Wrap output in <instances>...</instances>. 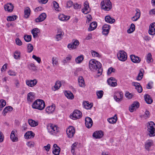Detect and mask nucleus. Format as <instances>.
Returning <instances> with one entry per match:
<instances>
[{
    "mask_svg": "<svg viewBox=\"0 0 155 155\" xmlns=\"http://www.w3.org/2000/svg\"><path fill=\"white\" fill-rule=\"evenodd\" d=\"M102 65L100 62L94 59L91 60L89 62V67L90 69L92 71H98V73H101L100 71L101 70Z\"/></svg>",
    "mask_w": 155,
    "mask_h": 155,
    "instance_id": "f257e3e1",
    "label": "nucleus"
},
{
    "mask_svg": "<svg viewBox=\"0 0 155 155\" xmlns=\"http://www.w3.org/2000/svg\"><path fill=\"white\" fill-rule=\"evenodd\" d=\"M47 128L48 132L51 135L56 136L60 131V128L57 125L52 124H48Z\"/></svg>",
    "mask_w": 155,
    "mask_h": 155,
    "instance_id": "f03ea898",
    "label": "nucleus"
},
{
    "mask_svg": "<svg viewBox=\"0 0 155 155\" xmlns=\"http://www.w3.org/2000/svg\"><path fill=\"white\" fill-rule=\"evenodd\" d=\"M45 107V103L44 101L40 99L35 100L32 105V107L33 108L39 110H43Z\"/></svg>",
    "mask_w": 155,
    "mask_h": 155,
    "instance_id": "7ed1b4c3",
    "label": "nucleus"
},
{
    "mask_svg": "<svg viewBox=\"0 0 155 155\" xmlns=\"http://www.w3.org/2000/svg\"><path fill=\"white\" fill-rule=\"evenodd\" d=\"M101 7L105 11H109L112 8V4L110 0H104L101 2Z\"/></svg>",
    "mask_w": 155,
    "mask_h": 155,
    "instance_id": "20e7f679",
    "label": "nucleus"
},
{
    "mask_svg": "<svg viewBox=\"0 0 155 155\" xmlns=\"http://www.w3.org/2000/svg\"><path fill=\"white\" fill-rule=\"evenodd\" d=\"M147 130L149 132V135L150 137L155 135V124L153 121L148 123L147 125Z\"/></svg>",
    "mask_w": 155,
    "mask_h": 155,
    "instance_id": "39448f33",
    "label": "nucleus"
},
{
    "mask_svg": "<svg viewBox=\"0 0 155 155\" xmlns=\"http://www.w3.org/2000/svg\"><path fill=\"white\" fill-rule=\"evenodd\" d=\"M117 56L118 59L122 61H125L127 58V53L124 51H120L117 53Z\"/></svg>",
    "mask_w": 155,
    "mask_h": 155,
    "instance_id": "423d86ee",
    "label": "nucleus"
},
{
    "mask_svg": "<svg viewBox=\"0 0 155 155\" xmlns=\"http://www.w3.org/2000/svg\"><path fill=\"white\" fill-rule=\"evenodd\" d=\"M82 114L81 112L79 110H76L74 111L73 113L70 115V118L75 120L80 118L81 117Z\"/></svg>",
    "mask_w": 155,
    "mask_h": 155,
    "instance_id": "0eeeda50",
    "label": "nucleus"
},
{
    "mask_svg": "<svg viewBox=\"0 0 155 155\" xmlns=\"http://www.w3.org/2000/svg\"><path fill=\"white\" fill-rule=\"evenodd\" d=\"M75 132V129L73 126H69L66 130V133L68 137L72 138Z\"/></svg>",
    "mask_w": 155,
    "mask_h": 155,
    "instance_id": "6e6552de",
    "label": "nucleus"
},
{
    "mask_svg": "<svg viewBox=\"0 0 155 155\" xmlns=\"http://www.w3.org/2000/svg\"><path fill=\"white\" fill-rule=\"evenodd\" d=\"M114 98L117 102L121 101L123 97V93L121 91H117L115 92L114 96Z\"/></svg>",
    "mask_w": 155,
    "mask_h": 155,
    "instance_id": "1a4fd4ad",
    "label": "nucleus"
},
{
    "mask_svg": "<svg viewBox=\"0 0 155 155\" xmlns=\"http://www.w3.org/2000/svg\"><path fill=\"white\" fill-rule=\"evenodd\" d=\"M17 130H12L10 134V139L13 142H17L18 140L17 136L16 135Z\"/></svg>",
    "mask_w": 155,
    "mask_h": 155,
    "instance_id": "9d476101",
    "label": "nucleus"
},
{
    "mask_svg": "<svg viewBox=\"0 0 155 155\" xmlns=\"http://www.w3.org/2000/svg\"><path fill=\"white\" fill-rule=\"evenodd\" d=\"M154 145L153 141L152 140H148L146 141L145 144V148L147 150H150L151 148Z\"/></svg>",
    "mask_w": 155,
    "mask_h": 155,
    "instance_id": "9b49d317",
    "label": "nucleus"
},
{
    "mask_svg": "<svg viewBox=\"0 0 155 155\" xmlns=\"http://www.w3.org/2000/svg\"><path fill=\"white\" fill-rule=\"evenodd\" d=\"M110 28V25L107 24H104L102 26V33L104 35H107L109 33Z\"/></svg>",
    "mask_w": 155,
    "mask_h": 155,
    "instance_id": "f8f14e48",
    "label": "nucleus"
},
{
    "mask_svg": "<svg viewBox=\"0 0 155 155\" xmlns=\"http://www.w3.org/2000/svg\"><path fill=\"white\" fill-rule=\"evenodd\" d=\"M64 35V33L61 29H58L57 30V34L55 36L56 40L57 41L61 40L62 38Z\"/></svg>",
    "mask_w": 155,
    "mask_h": 155,
    "instance_id": "ddd939ff",
    "label": "nucleus"
},
{
    "mask_svg": "<svg viewBox=\"0 0 155 155\" xmlns=\"http://www.w3.org/2000/svg\"><path fill=\"white\" fill-rule=\"evenodd\" d=\"M26 84L29 87H33L37 83V81L36 79L30 80H26L25 81Z\"/></svg>",
    "mask_w": 155,
    "mask_h": 155,
    "instance_id": "4468645a",
    "label": "nucleus"
},
{
    "mask_svg": "<svg viewBox=\"0 0 155 155\" xmlns=\"http://www.w3.org/2000/svg\"><path fill=\"white\" fill-rule=\"evenodd\" d=\"M103 135V132L102 131L98 130L94 132L93 133V136L96 139H99L102 138Z\"/></svg>",
    "mask_w": 155,
    "mask_h": 155,
    "instance_id": "2eb2a0df",
    "label": "nucleus"
},
{
    "mask_svg": "<svg viewBox=\"0 0 155 155\" xmlns=\"http://www.w3.org/2000/svg\"><path fill=\"white\" fill-rule=\"evenodd\" d=\"M149 34L151 35H154L155 34V22L151 23L149 28L148 31Z\"/></svg>",
    "mask_w": 155,
    "mask_h": 155,
    "instance_id": "dca6fc26",
    "label": "nucleus"
},
{
    "mask_svg": "<svg viewBox=\"0 0 155 155\" xmlns=\"http://www.w3.org/2000/svg\"><path fill=\"white\" fill-rule=\"evenodd\" d=\"M93 124V121L91 118L88 117L85 118V124L87 128H91Z\"/></svg>",
    "mask_w": 155,
    "mask_h": 155,
    "instance_id": "f3484780",
    "label": "nucleus"
},
{
    "mask_svg": "<svg viewBox=\"0 0 155 155\" xmlns=\"http://www.w3.org/2000/svg\"><path fill=\"white\" fill-rule=\"evenodd\" d=\"M84 8L82 9V12L84 14H87L90 12L88 3L85 2L84 4Z\"/></svg>",
    "mask_w": 155,
    "mask_h": 155,
    "instance_id": "a211bd4d",
    "label": "nucleus"
},
{
    "mask_svg": "<svg viewBox=\"0 0 155 155\" xmlns=\"http://www.w3.org/2000/svg\"><path fill=\"white\" fill-rule=\"evenodd\" d=\"M4 9L6 11L8 12H11L12 11L14 6L11 3H8L4 5Z\"/></svg>",
    "mask_w": 155,
    "mask_h": 155,
    "instance_id": "6ab92c4d",
    "label": "nucleus"
},
{
    "mask_svg": "<svg viewBox=\"0 0 155 155\" xmlns=\"http://www.w3.org/2000/svg\"><path fill=\"white\" fill-rule=\"evenodd\" d=\"M130 58L131 61L134 63H139L141 61V58L137 56L134 54L130 55Z\"/></svg>",
    "mask_w": 155,
    "mask_h": 155,
    "instance_id": "aec40b11",
    "label": "nucleus"
},
{
    "mask_svg": "<svg viewBox=\"0 0 155 155\" xmlns=\"http://www.w3.org/2000/svg\"><path fill=\"white\" fill-rule=\"evenodd\" d=\"M46 17V14L44 13H42L41 14L38 18L35 19V21L36 22H41L44 20Z\"/></svg>",
    "mask_w": 155,
    "mask_h": 155,
    "instance_id": "412c9836",
    "label": "nucleus"
},
{
    "mask_svg": "<svg viewBox=\"0 0 155 155\" xmlns=\"http://www.w3.org/2000/svg\"><path fill=\"white\" fill-rule=\"evenodd\" d=\"M55 107L54 104H52L51 106H48L45 109L46 112L48 114L53 113L54 111Z\"/></svg>",
    "mask_w": 155,
    "mask_h": 155,
    "instance_id": "4be33fe9",
    "label": "nucleus"
},
{
    "mask_svg": "<svg viewBox=\"0 0 155 155\" xmlns=\"http://www.w3.org/2000/svg\"><path fill=\"white\" fill-rule=\"evenodd\" d=\"M53 147L54 150L52 151L53 153L55 155H59L61 150L60 148L56 144H54Z\"/></svg>",
    "mask_w": 155,
    "mask_h": 155,
    "instance_id": "5701e85b",
    "label": "nucleus"
},
{
    "mask_svg": "<svg viewBox=\"0 0 155 155\" xmlns=\"http://www.w3.org/2000/svg\"><path fill=\"white\" fill-rule=\"evenodd\" d=\"M132 84L135 87V89L139 93H141L143 91L142 87L139 83L134 82L132 83Z\"/></svg>",
    "mask_w": 155,
    "mask_h": 155,
    "instance_id": "b1692460",
    "label": "nucleus"
},
{
    "mask_svg": "<svg viewBox=\"0 0 155 155\" xmlns=\"http://www.w3.org/2000/svg\"><path fill=\"white\" fill-rule=\"evenodd\" d=\"M144 98L145 101L147 104H150L153 102V100L149 94H145L144 96Z\"/></svg>",
    "mask_w": 155,
    "mask_h": 155,
    "instance_id": "393cba45",
    "label": "nucleus"
},
{
    "mask_svg": "<svg viewBox=\"0 0 155 155\" xmlns=\"http://www.w3.org/2000/svg\"><path fill=\"white\" fill-rule=\"evenodd\" d=\"M34 136L35 134L32 131H28L25 134V137L26 139L32 138Z\"/></svg>",
    "mask_w": 155,
    "mask_h": 155,
    "instance_id": "a878e982",
    "label": "nucleus"
},
{
    "mask_svg": "<svg viewBox=\"0 0 155 155\" xmlns=\"http://www.w3.org/2000/svg\"><path fill=\"white\" fill-rule=\"evenodd\" d=\"M84 107L87 109H91L93 106V103H90L88 101H84L83 102Z\"/></svg>",
    "mask_w": 155,
    "mask_h": 155,
    "instance_id": "bb28decb",
    "label": "nucleus"
},
{
    "mask_svg": "<svg viewBox=\"0 0 155 155\" xmlns=\"http://www.w3.org/2000/svg\"><path fill=\"white\" fill-rule=\"evenodd\" d=\"M39 32L40 30L38 28H35L33 29L31 31V33L33 35V37L34 38L38 37V35Z\"/></svg>",
    "mask_w": 155,
    "mask_h": 155,
    "instance_id": "cd10ccee",
    "label": "nucleus"
},
{
    "mask_svg": "<svg viewBox=\"0 0 155 155\" xmlns=\"http://www.w3.org/2000/svg\"><path fill=\"white\" fill-rule=\"evenodd\" d=\"M34 99V94L31 92L27 94V100L28 102H31Z\"/></svg>",
    "mask_w": 155,
    "mask_h": 155,
    "instance_id": "c85d7f7f",
    "label": "nucleus"
},
{
    "mask_svg": "<svg viewBox=\"0 0 155 155\" xmlns=\"http://www.w3.org/2000/svg\"><path fill=\"white\" fill-rule=\"evenodd\" d=\"M64 94L67 97L70 99H73L74 97V96L72 93L69 91H66L64 92Z\"/></svg>",
    "mask_w": 155,
    "mask_h": 155,
    "instance_id": "c756f323",
    "label": "nucleus"
},
{
    "mask_svg": "<svg viewBox=\"0 0 155 155\" xmlns=\"http://www.w3.org/2000/svg\"><path fill=\"white\" fill-rule=\"evenodd\" d=\"M97 26V23L96 22H93L90 24L88 30L89 31H92L95 29Z\"/></svg>",
    "mask_w": 155,
    "mask_h": 155,
    "instance_id": "7c9ffc66",
    "label": "nucleus"
},
{
    "mask_svg": "<svg viewBox=\"0 0 155 155\" xmlns=\"http://www.w3.org/2000/svg\"><path fill=\"white\" fill-rule=\"evenodd\" d=\"M31 10L29 8L27 7L25 8L24 10V17L27 18H28L30 14Z\"/></svg>",
    "mask_w": 155,
    "mask_h": 155,
    "instance_id": "2f4dec72",
    "label": "nucleus"
},
{
    "mask_svg": "<svg viewBox=\"0 0 155 155\" xmlns=\"http://www.w3.org/2000/svg\"><path fill=\"white\" fill-rule=\"evenodd\" d=\"M29 124L32 127H35L37 126L38 124V122L33 120L31 119H29L28 120Z\"/></svg>",
    "mask_w": 155,
    "mask_h": 155,
    "instance_id": "473e14b6",
    "label": "nucleus"
},
{
    "mask_svg": "<svg viewBox=\"0 0 155 155\" xmlns=\"http://www.w3.org/2000/svg\"><path fill=\"white\" fill-rule=\"evenodd\" d=\"M72 58V56L71 55L68 54L65 58L62 61V62L64 65H65L67 63H69L71 60Z\"/></svg>",
    "mask_w": 155,
    "mask_h": 155,
    "instance_id": "72a5a7b5",
    "label": "nucleus"
},
{
    "mask_svg": "<svg viewBox=\"0 0 155 155\" xmlns=\"http://www.w3.org/2000/svg\"><path fill=\"white\" fill-rule=\"evenodd\" d=\"M105 20L107 22L111 24L113 23L115 21V20L111 18L109 15L106 16L105 17Z\"/></svg>",
    "mask_w": 155,
    "mask_h": 155,
    "instance_id": "f704fd0d",
    "label": "nucleus"
},
{
    "mask_svg": "<svg viewBox=\"0 0 155 155\" xmlns=\"http://www.w3.org/2000/svg\"><path fill=\"white\" fill-rule=\"evenodd\" d=\"M78 83L80 87H84L85 86L84 80L83 77L80 76L78 77Z\"/></svg>",
    "mask_w": 155,
    "mask_h": 155,
    "instance_id": "c9c22d12",
    "label": "nucleus"
},
{
    "mask_svg": "<svg viewBox=\"0 0 155 155\" xmlns=\"http://www.w3.org/2000/svg\"><path fill=\"white\" fill-rule=\"evenodd\" d=\"M58 18L60 20L64 21L68 20L70 18V17L65 15L63 14H61L59 15Z\"/></svg>",
    "mask_w": 155,
    "mask_h": 155,
    "instance_id": "e433bc0d",
    "label": "nucleus"
},
{
    "mask_svg": "<svg viewBox=\"0 0 155 155\" xmlns=\"http://www.w3.org/2000/svg\"><path fill=\"white\" fill-rule=\"evenodd\" d=\"M13 109L12 107L11 106L6 107L3 111V115L4 116H5L6 113H7L8 111H11L13 110Z\"/></svg>",
    "mask_w": 155,
    "mask_h": 155,
    "instance_id": "4c0bfd02",
    "label": "nucleus"
},
{
    "mask_svg": "<svg viewBox=\"0 0 155 155\" xmlns=\"http://www.w3.org/2000/svg\"><path fill=\"white\" fill-rule=\"evenodd\" d=\"M84 58V56L83 55H81L75 58V61L77 64H80L82 62Z\"/></svg>",
    "mask_w": 155,
    "mask_h": 155,
    "instance_id": "58836bf2",
    "label": "nucleus"
},
{
    "mask_svg": "<svg viewBox=\"0 0 155 155\" xmlns=\"http://www.w3.org/2000/svg\"><path fill=\"white\" fill-rule=\"evenodd\" d=\"M107 120L110 123H115L117 120V117L115 115L113 117L108 119Z\"/></svg>",
    "mask_w": 155,
    "mask_h": 155,
    "instance_id": "ea45409f",
    "label": "nucleus"
},
{
    "mask_svg": "<svg viewBox=\"0 0 155 155\" xmlns=\"http://www.w3.org/2000/svg\"><path fill=\"white\" fill-rule=\"evenodd\" d=\"M52 64L53 66L54 67L55 66H58V59L55 57H53L52 58Z\"/></svg>",
    "mask_w": 155,
    "mask_h": 155,
    "instance_id": "a19ab883",
    "label": "nucleus"
},
{
    "mask_svg": "<svg viewBox=\"0 0 155 155\" xmlns=\"http://www.w3.org/2000/svg\"><path fill=\"white\" fill-rule=\"evenodd\" d=\"M134 16L132 18V20L134 21H137L140 17V14L137 11Z\"/></svg>",
    "mask_w": 155,
    "mask_h": 155,
    "instance_id": "79ce46f5",
    "label": "nucleus"
},
{
    "mask_svg": "<svg viewBox=\"0 0 155 155\" xmlns=\"http://www.w3.org/2000/svg\"><path fill=\"white\" fill-rule=\"evenodd\" d=\"M21 53L20 51H16L14 53V57L16 59H19L20 57Z\"/></svg>",
    "mask_w": 155,
    "mask_h": 155,
    "instance_id": "37998d69",
    "label": "nucleus"
},
{
    "mask_svg": "<svg viewBox=\"0 0 155 155\" xmlns=\"http://www.w3.org/2000/svg\"><path fill=\"white\" fill-rule=\"evenodd\" d=\"M91 52L93 57H97L98 58L101 57V55L97 52L93 50H92Z\"/></svg>",
    "mask_w": 155,
    "mask_h": 155,
    "instance_id": "c03bdc74",
    "label": "nucleus"
},
{
    "mask_svg": "<svg viewBox=\"0 0 155 155\" xmlns=\"http://www.w3.org/2000/svg\"><path fill=\"white\" fill-rule=\"evenodd\" d=\"M135 29V25L134 24H131L130 28L127 31L128 33H131L133 32Z\"/></svg>",
    "mask_w": 155,
    "mask_h": 155,
    "instance_id": "a18cd8bd",
    "label": "nucleus"
},
{
    "mask_svg": "<svg viewBox=\"0 0 155 155\" xmlns=\"http://www.w3.org/2000/svg\"><path fill=\"white\" fill-rule=\"evenodd\" d=\"M146 59L147 62L149 63L152 61H153V59L152 57V55L151 53H149L146 56Z\"/></svg>",
    "mask_w": 155,
    "mask_h": 155,
    "instance_id": "49530a36",
    "label": "nucleus"
},
{
    "mask_svg": "<svg viewBox=\"0 0 155 155\" xmlns=\"http://www.w3.org/2000/svg\"><path fill=\"white\" fill-rule=\"evenodd\" d=\"M107 82L109 85L112 87H115L117 85V81H111L110 80H107Z\"/></svg>",
    "mask_w": 155,
    "mask_h": 155,
    "instance_id": "de8ad7c7",
    "label": "nucleus"
},
{
    "mask_svg": "<svg viewBox=\"0 0 155 155\" xmlns=\"http://www.w3.org/2000/svg\"><path fill=\"white\" fill-rule=\"evenodd\" d=\"M96 94L98 98H101L102 97L103 94L104 92L102 90L97 91L96 92Z\"/></svg>",
    "mask_w": 155,
    "mask_h": 155,
    "instance_id": "09e8293b",
    "label": "nucleus"
},
{
    "mask_svg": "<svg viewBox=\"0 0 155 155\" xmlns=\"http://www.w3.org/2000/svg\"><path fill=\"white\" fill-rule=\"evenodd\" d=\"M17 18L18 16L16 15L9 16L7 17V20L8 21H13L16 19Z\"/></svg>",
    "mask_w": 155,
    "mask_h": 155,
    "instance_id": "8fccbe9b",
    "label": "nucleus"
},
{
    "mask_svg": "<svg viewBox=\"0 0 155 155\" xmlns=\"http://www.w3.org/2000/svg\"><path fill=\"white\" fill-rule=\"evenodd\" d=\"M61 85V84L60 81H57L54 87V88H55V90H54L55 91L58 89L60 87Z\"/></svg>",
    "mask_w": 155,
    "mask_h": 155,
    "instance_id": "3c124183",
    "label": "nucleus"
},
{
    "mask_svg": "<svg viewBox=\"0 0 155 155\" xmlns=\"http://www.w3.org/2000/svg\"><path fill=\"white\" fill-rule=\"evenodd\" d=\"M24 38L25 41L27 42H29L31 41V35H25L24 36Z\"/></svg>",
    "mask_w": 155,
    "mask_h": 155,
    "instance_id": "603ef678",
    "label": "nucleus"
},
{
    "mask_svg": "<svg viewBox=\"0 0 155 155\" xmlns=\"http://www.w3.org/2000/svg\"><path fill=\"white\" fill-rule=\"evenodd\" d=\"M53 5L55 10L57 11H59V7L58 4L56 1L53 2Z\"/></svg>",
    "mask_w": 155,
    "mask_h": 155,
    "instance_id": "864d4df0",
    "label": "nucleus"
},
{
    "mask_svg": "<svg viewBox=\"0 0 155 155\" xmlns=\"http://www.w3.org/2000/svg\"><path fill=\"white\" fill-rule=\"evenodd\" d=\"M33 49V46L30 44H28L27 46V50L28 53L31 52Z\"/></svg>",
    "mask_w": 155,
    "mask_h": 155,
    "instance_id": "5fc2aeb1",
    "label": "nucleus"
},
{
    "mask_svg": "<svg viewBox=\"0 0 155 155\" xmlns=\"http://www.w3.org/2000/svg\"><path fill=\"white\" fill-rule=\"evenodd\" d=\"M8 74L10 76H16L17 73L15 71L12 70H10L8 71Z\"/></svg>",
    "mask_w": 155,
    "mask_h": 155,
    "instance_id": "6e6d98bb",
    "label": "nucleus"
},
{
    "mask_svg": "<svg viewBox=\"0 0 155 155\" xmlns=\"http://www.w3.org/2000/svg\"><path fill=\"white\" fill-rule=\"evenodd\" d=\"M143 73L141 71H140L137 78V80L138 81L141 80L143 78Z\"/></svg>",
    "mask_w": 155,
    "mask_h": 155,
    "instance_id": "4d7b16f0",
    "label": "nucleus"
},
{
    "mask_svg": "<svg viewBox=\"0 0 155 155\" xmlns=\"http://www.w3.org/2000/svg\"><path fill=\"white\" fill-rule=\"evenodd\" d=\"M77 145V143H74L71 146V152L72 153H74V152L75 148L76 147Z\"/></svg>",
    "mask_w": 155,
    "mask_h": 155,
    "instance_id": "13d9d810",
    "label": "nucleus"
},
{
    "mask_svg": "<svg viewBox=\"0 0 155 155\" xmlns=\"http://www.w3.org/2000/svg\"><path fill=\"white\" fill-rule=\"evenodd\" d=\"M32 58L37 61L38 63H40L41 61V59L40 58L37 57L35 55H33Z\"/></svg>",
    "mask_w": 155,
    "mask_h": 155,
    "instance_id": "bf43d9fd",
    "label": "nucleus"
},
{
    "mask_svg": "<svg viewBox=\"0 0 155 155\" xmlns=\"http://www.w3.org/2000/svg\"><path fill=\"white\" fill-rule=\"evenodd\" d=\"M115 71V69L112 68H110L108 70L107 74L108 75L110 74L112 72H114Z\"/></svg>",
    "mask_w": 155,
    "mask_h": 155,
    "instance_id": "052dcab7",
    "label": "nucleus"
},
{
    "mask_svg": "<svg viewBox=\"0 0 155 155\" xmlns=\"http://www.w3.org/2000/svg\"><path fill=\"white\" fill-rule=\"evenodd\" d=\"M15 41L17 45L21 46L22 45V42L19 38H16Z\"/></svg>",
    "mask_w": 155,
    "mask_h": 155,
    "instance_id": "680f3d73",
    "label": "nucleus"
},
{
    "mask_svg": "<svg viewBox=\"0 0 155 155\" xmlns=\"http://www.w3.org/2000/svg\"><path fill=\"white\" fill-rule=\"evenodd\" d=\"M6 104V102L4 100L2 99L0 101V105L1 107H3Z\"/></svg>",
    "mask_w": 155,
    "mask_h": 155,
    "instance_id": "e2e57ef3",
    "label": "nucleus"
},
{
    "mask_svg": "<svg viewBox=\"0 0 155 155\" xmlns=\"http://www.w3.org/2000/svg\"><path fill=\"white\" fill-rule=\"evenodd\" d=\"M126 97L129 99L131 98L133 96V95L129 92H126L125 94Z\"/></svg>",
    "mask_w": 155,
    "mask_h": 155,
    "instance_id": "0e129e2a",
    "label": "nucleus"
},
{
    "mask_svg": "<svg viewBox=\"0 0 155 155\" xmlns=\"http://www.w3.org/2000/svg\"><path fill=\"white\" fill-rule=\"evenodd\" d=\"M134 106V104H132L131 106L129 107V110L130 112H133L134 110H135L136 109Z\"/></svg>",
    "mask_w": 155,
    "mask_h": 155,
    "instance_id": "69168bd1",
    "label": "nucleus"
},
{
    "mask_svg": "<svg viewBox=\"0 0 155 155\" xmlns=\"http://www.w3.org/2000/svg\"><path fill=\"white\" fill-rule=\"evenodd\" d=\"M68 48L70 49H73L76 48L75 47L73 44L72 43H71L69 44L68 45Z\"/></svg>",
    "mask_w": 155,
    "mask_h": 155,
    "instance_id": "338daca9",
    "label": "nucleus"
},
{
    "mask_svg": "<svg viewBox=\"0 0 155 155\" xmlns=\"http://www.w3.org/2000/svg\"><path fill=\"white\" fill-rule=\"evenodd\" d=\"M68 48L70 49H73L76 48L75 47L73 44L72 43H71L69 44L68 45Z\"/></svg>",
    "mask_w": 155,
    "mask_h": 155,
    "instance_id": "774afa93",
    "label": "nucleus"
}]
</instances>
